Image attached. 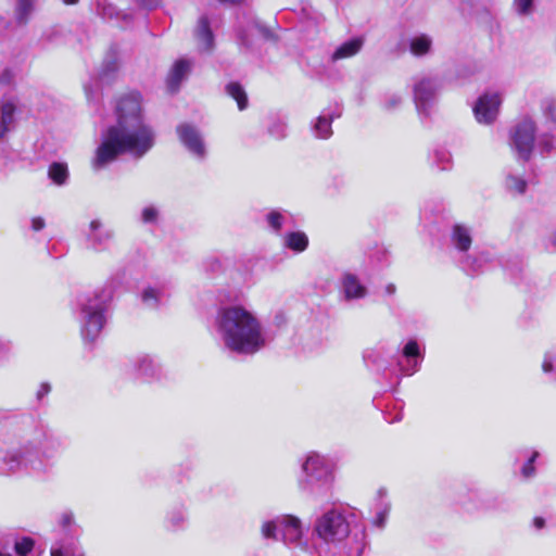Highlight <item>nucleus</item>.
<instances>
[{
	"instance_id": "8fccbe9b",
	"label": "nucleus",
	"mask_w": 556,
	"mask_h": 556,
	"mask_svg": "<svg viewBox=\"0 0 556 556\" xmlns=\"http://www.w3.org/2000/svg\"><path fill=\"white\" fill-rule=\"evenodd\" d=\"M466 266H467V267H469V268H471V269H472V270H475V271H476V270H478V267H476V266H475V262H473V261H471V258H470V257H467V258H466Z\"/></svg>"
},
{
	"instance_id": "2f4dec72",
	"label": "nucleus",
	"mask_w": 556,
	"mask_h": 556,
	"mask_svg": "<svg viewBox=\"0 0 556 556\" xmlns=\"http://www.w3.org/2000/svg\"><path fill=\"white\" fill-rule=\"evenodd\" d=\"M34 548V541L29 538H23L20 541H16L14 544V549L17 556H28ZM0 556H12L10 554L0 553Z\"/></svg>"
},
{
	"instance_id": "bb28decb",
	"label": "nucleus",
	"mask_w": 556,
	"mask_h": 556,
	"mask_svg": "<svg viewBox=\"0 0 556 556\" xmlns=\"http://www.w3.org/2000/svg\"><path fill=\"white\" fill-rule=\"evenodd\" d=\"M137 368L144 377H154L159 371V366L149 355H142L137 359Z\"/></svg>"
},
{
	"instance_id": "6ab92c4d",
	"label": "nucleus",
	"mask_w": 556,
	"mask_h": 556,
	"mask_svg": "<svg viewBox=\"0 0 556 556\" xmlns=\"http://www.w3.org/2000/svg\"><path fill=\"white\" fill-rule=\"evenodd\" d=\"M308 242L307 235L301 230L290 231L282 236V245L294 253L304 252L308 247Z\"/></svg>"
},
{
	"instance_id": "de8ad7c7",
	"label": "nucleus",
	"mask_w": 556,
	"mask_h": 556,
	"mask_svg": "<svg viewBox=\"0 0 556 556\" xmlns=\"http://www.w3.org/2000/svg\"><path fill=\"white\" fill-rule=\"evenodd\" d=\"M185 520V516L182 514H178L177 517L175 518H172V522L173 525L177 526L179 525L180 522H182Z\"/></svg>"
},
{
	"instance_id": "39448f33",
	"label": "nucleus",
	"mask_w": 556,
	"mask_h": 556,
	"mask_svg": "<svg viewBox=\"0 0 556 556\" xmlns=\"http://www.w3.org/2000/svg\"><path fill=\"white\" fill-rule=\"evenodd\" d=\"M43 470L37 459L30 458L26 444L0 452V473L13 475L24 472L35 476V471Z\"/></svg>"
},
{
	"instance_id": "864d4df0",
	"label": "nucleus",
	"mask_w": 556,
	"mask_h": 556,
	"mask_svg": "<svg viewBox=\"0 0 556 556\" xmlns=\"http://www.w3.org/2000/svg\"><path fill=\"white\" fill-rule=\"evenodd\" d=\"M79 0H63V2L67 5L76 4Z\"/></svg>"
},
{
	"instance_id": "72a5a7b5",
	"label": "nucleus",
	"mask_w": 556,
	"mask_h": 556,
	"mask_svg": "<svg viewBox=\"0 0 556 556\" xmlns=\"http://www.w3.org/2000/svg\"><path fill=\"white\" fill-rule=\"evenodd\" d=\"M534 0H514V11L519 15H529L533 11Z\"/></svg>"
},
{
	"instance_id": "ddd939ff",
	"label": "nucleus",
	"mask_w": 556,
	"mask_h": 556,
	"mask_svg": "<svg viewBox=\"0 0 556 556\" xmlns=\"http://www.w3.org/2000/svg\"><path fill=\"white\" fill-rule=\"evenodd\" d=\"M17 109V100L14 98H4L0 106V138L14 128L15 112Z\"/></svg>"
},
{
	"instance_id": "dca6fc26",
	"label": "nucleus",
	"mask_w": 556,
	"mask_h": 556,
	"mask_svg": "<svg viewBox=\"0 0 556 556\" xmlns=\"http://www.w3.org/2000/svg\"><path fill=\"white\" fill-rule=\"evenodd\" d=\"M194 37L200 51L208 52L212 50L214 46V37L205 16L199 18L194 29Z\"/></svg>"
},
{
	"instance_id": "20e7f679",
	"label": "nucleus",
	"mask_w": 556,
	"mask_h": 556,
	"mask_svg": "<svg viewBox=\"0 0 556 556\" xmlns=\"http://www.w3.org/2000/svg\"><path fill=\"white\" fill-rule=\"evenodd\" d=\"M304 479L300 482L303 490L315 496L326 495L333 482V465L323 455L309 453L302 464Z\"/></svg>"
},
{
	"instance_id": "c756f323",
	"label": "nucleus",
	"mask_w": 556,
	"mask_h": 556,
	"mask_svg": "<svg viewBox=\"0 0 556 556\" xmlns=\"http://www.w3.org/2000/svg\"><path fill=\"white\" fill-rule=\"evenodd\" d=\"M36 0H16L15 15L20 23H26L31 14Z\"/></svg>"
},
{
	"instance_id": "49530a36",
	"label": "nucleus",
	"mask_w": 556,
	"mask_h": 556,
	"mask_svg": "<svg viewBox=\"0 0 556 556\" xmlns=\"http://www.w3.org/2000/svg\"><path fill=\"white\" fill-rule=\"evenodd\" d=\"M50 392V386L48 383H42L37 392L38 399H42Z\"/></svg>"
},
{
	"instance_id": "3c124183",
	"label": "nucleus",
	"mask_w": 556,
	"mask_h": 556,
	"mask_svg": "<svg viewBox=\"0 0 556 556\" xmlns=\"http://www.w3.org/2000/svg\"><path fill=\"white\" fill-rule=\"evenodd\" d=\"M140 1L142 4L150 7V5L155 4L157 0H140Z\"/></svg>"
},
{
	"instance_id": "5701e85b",
	"label": "nucleus",
	"mask_w": 556,
	"mask_h": 556,
	"mask_svg": "<svg viewBox=\"0 0 556 556\" xmlns=\"http://www.w3.org/2000/svg\"><path fill=\"white\" fill-rule=\"evenodd\" d=\"M403 355L408 358L407 368H403V372L407 376L413 375L418 369V362L410 361V358H416L420 356L419 345L415 340H410L406 343L403 349Z\"/></svg>"
},
{
	"instance_id": "473e14b6",
	"label": "nucleus",
	"mask_w": 556,
	"mask_h": 556,
	"mask_svg": "<svg viewBox=\"0 0 556 556\" xmlns=\"http://www.w3.org/2000/svg\"><path fill=\"white\" fill-rule=\"evenodd\" d=\"M163 293L161 290L155 288H147L142 292V301L150 307H154L157 305L161 300Z\"/></svg>"
},
{
	"instance_id": "79ce46f5",
	"label": "nucleus",
	"mask_w": 556,
	"mask_h": 556,
	"mask_svg": "<svg viewBox=\"0 0 556 556\" xmlns=\"http://www.w3.org/2000/svg\"><path fill=\"white\" fill-rule=\"evenodd\" d=\"M542 149L545 151V152H551L552 150L555 149L554 144L552 143V140H549L548 138L546 137H543L541 139V142H540Z\"/></svg>"
},
{
	"instance_id": "c85d7f7f",
	"label": "nucleus",
	"mask_w": 556,
	"mask_h": 556,
	"mask_svg": "<svg viewBox=\"0 0 556 556\" xmlns=\"http://www.w3.org/2000/svg\"><path fill=\"white\" fill-rule=\"evenodd\" d=\"M289 215L286 212H280L277 210L270 211L266 214V222L270 229L278 233L282 229L283 225L286 224Z\"/></svg>"
},
{
	"instance_id": "0eeeda50",
	"label": "nucleus",
	"mask_w": 556,
	"mask_h": 556,
	"mask_svg": "<svg viewBox=\"0 0 556 556\" xmlns=\"http://www.w3.org/2000/svg\"><path fill=\"white\" fill-rule=\"evenodd\" d=\"M535 124L531 118H523L511 134V147L522 160H528L534 146Z\"/></svg>"
},
{
	"instance_id": "e433bc0d",
	"label": "nucleus",
	"mask_w": 556,
	"mask_h": 556,
	"mask_svg": "<svg viewBox=\"0 0 556 556\" xmlns=\"http://www.w3.org/2000/svg\"><path fill=\"white\" fill-rule=\"evenodd\" d=\"M286 132L287 126L283 122L280 121L275 122L269 128V134L277 139L286 137Z\"/></svg>"
},
{
	"instance_id": "ea45409f",
	"label": "nucleus",
	"mask_w": 556,
	"mask_h": 556,
	"mask_svg": "<svg viewBox=\"0 0 556 556\" xmlns=\"http://www.w3.org/2000/svg\"><path fill=\"white\" fill-rule=\"evenodd\" d=\"M74 523V516L72 513H64L60 518V525L63 528H68Z\"/></svg>"
},
{
	"instance_id": "4c0bfd02",
	"label": "nucleus",
	"mask_w": 556,
	"mask_h": 556,
	"mask_svg": "<svg viewBox=\"0 0 556 556\" xmlns=\"http://www.w3.org/2000/svg\"><path fill=\"white\" fill-rule=\"evenodd\" d=\"M403 102V97L397 93L389 94L386 99V108L388 110L396 109Z\"/></svg>"
},
{
	"instance_id": "c03bdc74",
	"label": "nucleus",
	"mask_w": 556,
	"mask_h": 556,
	"mask_svg": "<svg viewBox=\"0 0 556 556\" xmlns=\"http://www.w3.org/2000/svg\"><path fill=\"white\" fill-rule=\"evenodd\" d=\"M532 526L536 530H541V529H543L545 527V519L543 517H535L532 520Z\"/></svg>"
},
{
	"instance_id": "5fc2aeb1",
	"label": "nucleus",
	"mask_w": 556,
	"mask_h": 556,
	"mask_svg": "<svg viewBox=\"0 0 556 556\" xmlns=\"http://www.w3.org/2000/svg\"><path fill=\"white\" fill-rule=\"evenodd\" d=\"M552 242L556 245V230L552 235Z\"/></svg>"
},
{
	"instance_id": "7c9ffc66",
	"label": "nucleus",
	"mask_w": 556,
	"mask_h": 556,
	"mask_svg": "<svg viewBox=\"0 0 556 556\" xmlns=\"http://www.w3.org/2000/svg\"><path fill=\"white\" fill-rule=\"evenodd\" d=\"M140 219L143 224L155 225L160 219V208L155 205H147L141 210Z\"/></svg>"
},
{
	"instance_id": "cd10ccee",
	"label": "nucleus",
	"mask_w": 556,
	"mask_h": 556,
	"mask_svg": "<svg viewBox=\"0 0 556 556\" xmlns=\"http://www.w3.org/2000/svg\"><path fill=\"white\" fill-rule=\"evenodd\" d=\"M48 175L54 184L62 186L68 178L67 166L63 163H53L49 167Z\"/></svg>"
},
{
	"instance_id": "37998d69",
	"label": "nucleus",
	"mask_w": 556,
	"mask_h": 556,
	"mask_svg": "<svg viewBox=\"0 0 556 556\" xmlns=\"http://www.w3.org/2000/svg\"><path fill=\"white\" fill-rule=\"evenodd\" d=\"M117 68V63L115 61H110L106 65L103 72L101 73L102 77H105L109 75L110 72H114Z\"/></svg>"
},
{
	"instance_id": "f704fd0d",
	"label": "nucleus",
	"mask_w": 556,
	"mask_h": 556,
	"mask_svg": "<svg viewBox=\"0 0 556 556\" xmlns=\"http://www.w3.org/2000/svg\"><path fill=\"white\" fill-rule=\"evenodd\" d=\"M75 552L74 543H70L68 545L55 544L51 547V556H73Z\"/></svg>"
},
{
	"instance_id": "9b49d317",
	"label": "nucleus",
	"mask_w": 556,
	"mask_h": 556,
	"mask_svg": "<svg viewBox=\"0 0 556 556\" xmlns=\"http://www.w3.org/2000/svg\"><path fill=\"white\" fill-rule=\"evenodd\" d=\"M113 237L114 231L110 227L105 226L101 220L93 219L90 222L87 238L93 249H105Z\"/></svg>"
},
{
	"instance_id": "09e8293b",
	"label": "nucleus",
	"mask_w": 556,
	"mask_h": 556,
	"mask_svg": "<svg viewBox=\"0 0 556 556\" xmlns=\"http://www.w3.org/2000/svg\"><path fill=\"white\" fill-rule=\"evenodd\" d=\"M395 286L393 283H389L387 287H386V293L389 294V295H392L395 293Z\"/></svg>"
},
{
	"instance_id": "aec40b11",
	"label": "nucleus",
	"mask_w": 556,
	"mask_h": 556,
	"mask_svg": "<svg viewBox=\"0 0 556 556\" xmlns=\"http://www.w3.org/2000/svg\"><path fill=\"white\" fill-rule=\"evenodd\" d=\"M339 117V114L323 112L313 124V132L316 138L328 139L332 135V121Z\"/></svg>"
},
{
	"instance_id": "6e6d98bb",
	"label": "nucleus",
	"mask_w": 556,
	"mask_h": 556,
	"mask_svg": "<svg viewBox=\"0 0 556 556\" xmlns=\"http://www.w3.org/2000/svg\"><path fill=\"white\" fill-rule=\"evenodd\" d=\"M79 556H84L83 554H80Z\"/></svg>"
},
{
	"instance_id": "f257e3e1",
	"label": "nucleus",
	"mask_w": 556,
	"mask_h": 556,
	"mask_svg": "<svg viewBox=\"0 0 556 556\" xmlns=\"http://www.w3.org/2000/svg\"><path fill=\"white\" fill-rule=\"evenodd\" d=\"M154 143V135L141 116V98L137 92L122 97L117 103V124L102 134L101 143L91 162L98 170L122 153L142 156Z\"/></svg>"
},
{
	"instance_id": "1a4fd4ad",
	"label": "nucleus",
	"mask_w": 556,
	"mask_h": 556,
	"mask_svg": "<svg viewBox=\"0 0 556 556\" xmlns=\"http://www.w3.org/2000/svg\"><path fill=\"white\" fill-rule=\"evenodd\" d=\"M439 84L434 78L422 77L414 86V100L420 115L428 116L435 101Z\"/></svg>"
},
{
	"instance_id": "412c9836",
	"label": "nucleus",
	"mask_w": 556,
	"mask_h": 556,
	"mask_svg": "<svg viewBox=\"0 0 556 556\" xmlns=\"http://www.w3.org/2000/svg\"><path fill=\"white\" fill-rule=\"evenodd\" d=\"M363 43H364V41L362 38H353V39H350V40L343 42L333 52V54L331 56L332 61H338V60L354 56L355 54H357L361 51Z\"/></svg>"
},
{
	"instance_id": "423d86ee",
	"label": "nucleus",
	"mask_w": 556,
	"mask_h": 556,
	"mask_svg": "<svg viewBox=\"0 0 556 556\" xmlns=\"http://www.w3.org/2000/svg\"><path fill=\"white\" fill-rule=\"evenodd\" d=\"M26 446L30 458L37 459L43 466V470L35 471V476H42L51 470L53 460L59 454L61 442L52 435L42 433L40 438L27 442Z\"/></svg>"
},
{
	"instance_id": "7ed1b4c3",
	"label": "nucleus",
	"mask_w": 556,
	"mask_h": 556,
	"mask_svg": "<svg viewBox=\"0 0 556 556\" xmlns=\"http://www.w3.org/2000/svg\"><path fill=\"white\" fill-rule=\"evenodd\" d=\"M110 294L102 289L85 294L79 300L80 331L85 341H94L105 324Z\"/></svg>"
},
{
	"instance_id": "4468645a",
	"label": "nucleus",
	"mask_w": 556,
	"mask_h": 556,
	"mask_svg": "<svg viewBox=\"0 0 556 556\" xmlns=\"http://www.w3.org/2000/svg\"><path fill=\"white\" fill-rule=\"evenodd\" d=\"M191 68L192 62L187 59H179L173 64L166 78V85L170 92H175L179 88L181 81L188 76Z\"/></svg>"
},
{
	"instance_id": "b1692460",
	"label": "nucleus",
	"mask_w": 556,
	"mask_h": 556,
	"mask_svg": "<svg viewBox=\"0 0 556 556\" xmlns=\"http://www.w3.org/2000/svg\"><path fill=\"white\" fill-rule=\"evenodd\" d=\"M261 534L266 540H275L278 541L281 539V523L280 516L271 519L265 520L261 525Z\"/></svg>"
},
{
	"instance_id": "f3484780",
	"label": "nucleus",
	"mask_w": 556,
	"mask_h": 556,
	"mask_svg": "<svg viewBox=\"0 0 556 556\" xmlns=\"http://www.w3.org/2000/svg\"><path fill=\"white\" fill-rule=\"evenodd\" d=\"M451 240L460 252H467L472 243V230L464 224H456L452 228Z\"/></svg>"
},
{
	"instance_id": "603ef678",
	"label": "nucleus",
	"mask_w": 556,
	"mask_h": 556,
	"mask_svg": "<svg viewBox=\"0 0 556 556\" xmlns=\"http://www.w3.org/2000/svg\"><path fill=\"white\" fill-rule=\"evenodd\" d=\"M547 110L549 111V113H551L552 115H554V113H555V111H556V106H555V104H554L553 102H552V103H549V104H548V106H547Z\"/></svg>"
},
{
	"instance_id": "9d476101",
	"label": "nucleus",
	"mask_w": 556,
	"mask_h": 556,
	"mask_svg": "<svg viewBox=\"0 0 556 556\" xmlns=\"http://www.w3.org/2000/svg\"><path fill=\"white\" fill-rule=\"evenodd\" d=\"M177 132L181 143L197 157H204L205 146L199 130L191 125H180Z\"/></svg>"
},
{
	"instance_id": "a211bd4d",
	"label": "nucleus",
	"mask_w": 556,
	"mask_h": 556,
	"mask_svg": "<svg viewBox=\"0 0 556 556\" xmlns=\"http://www.w3.org/2000/svg\"><path fill=\"white\" fill-rule=\"evenodd\" d=\"M503 187L509 195L521 197L527 192L528 181L522 175L508 172L504 176Z\"/></svg>"
},
{
	"instance_id": "a18cd8bd",
	"label": "nucleus",
	"mask_w": 556,
	"mask_h": 556,
	"mask_svg": "<svg viewBox=\"0 0 556 556\" xmlns=\"http://www.w3.org/2000/svg\"><path fill=\"white\" fill-rule=\"evenodd\" d=\"M13 79V74L11 71H4L0 76V81L2 84H10Z\"/></svg>"
},
{
	"instance_id": "a878e982",
	"label": "nucleus",
	"mask_w": 556,
	"mask_h": 556,
	"mask_svg": "<svg viewBox=\"0 0 556 556\" xmlns=\"http://www.w3.org/2000/svg\"><path fill=\"white\" fill-rule=\"evenodd\" d=\"M226 92L229 97H231L233 100H236V102L238 104V109L240 111L247 109L248 97H247V93L241 85H239L238 83H229L226 86Z\"/></svg>"
},
{
	"instance_id": "6e6552de",
	"label": "nucleus",
	"mask_w": 556,
	"mask_h": 556,
	"mask_svg": "<svg viewBox=\"0 0 556 556\" xmlns=\"http://www.w3.org/2000/svg\"><path fill=\"white\" fill-rule=\"evenodd\" d=\"M502 101L503 94L500 91L490 90L481 94L472 109L477 122L484 125L492 124L500 113Z\"/></svg>"
},
{
	"instance_id": "f8f14e48",
	"label": "nucleus",
	"mask_w": 556,
	"mask_h": 556,
	"mask_svg": "<svg viewBox=\"0 0 556 556\" xmlns=\"http://www.w3.org/2000/svg\"><path fill=\"white\" fill-rule=\"evenodd\" d=\"M281 540L287 544H299L303 536L301 520L292 515L280 516Z\"/></svg>"
},
{
	"instance_id": "58836bf2",
	"label": "nucleus",
	"mask_w": 556,
	"mask_h": 556,
	"mask_svg": "<svg viewBox=\"0 0 556 556\" xmlns=\"http://www.w3.org/2000/svg\"><path fill=\"white\" fill-rule=\"evenodd\" d=\"M554 356L551 353H546L542 363V370L545 374H549L554 371Z\"/></svg>"
},
{
	"instance_id": "2eb2a0df",
	"label": "nucleus",
	"mask_w": 556,
	"mask_h": 556,
	"mask_svg": "<svg viewBox=\"0 0 556 556\" xmlns=\"http://www.w3.org/2000/svg\"><path fill=\"white\" fill-rule=\"evenodd\" d=\"M341 285L346 300L363 299L367 294L366 287L351 273L343 274Z\"/></svg>"
},
{
	"instance_id": "393cba45",
	"label": "nucleus",
	"mask_w": 556,
	"mask_h": 556,
	"mask_svg": "<svg viewBox=\"0 0 556 556\" xmlns=\"http://www.w3.org/2000/svg\"><path fill=\"white\" fill-rule=\"evenodd\" d=\"M380 502L376 507V516L374 518V525L382 528L387 521L389 511H390V503L386 498V492L379 491Z\"/></svg>"
},
{
	"instance_id": "4be33fe9",
	"label": "nucleus",
	"mask_w": 556,
	"mask_h": 556,
	"mask_svg": "<svg viewBox=\"0 0 556 556\" xmlns=\"http://www.w3.org/2000/svg\"><path fill=\"white\" fill-rule=\"evenodd\" d=\"M432 38L426 34H419L414 36L409 40V51L415 56H424L431 51Z\"/></svg>"
},
{
	"instance_id": "a19ab883",
	"label": "nucleus",
	"mask_w": 556,
	"mask_h": 556,
	"mask_svg": "<svg viewBox=\"0 0 556 556\" xmlns=\"http://www.w3.org/2000/svg\"><path fill=\"white\" fill-rule=\"evenodd\" d=\"M45 225H46L45 220L41 217H34L31 219V228L35 231H39V230L43 229Z\"/></svg>"
},
{
	"instance_id": "f03ea898",
	"label": "nucleus",
	"mask_w": 556,
	"mask_h": 556,
	"mask_svg": "<svg viewBox=\"0 0 556 556\" xmlns=\"http://www.w3.org/2000/svg\"><path fill=\"white\" fill-rule=\"evenodd\" d=\"M215 328L225 349L240 355H253L267 344L257 314L241 304L222 307L216 315Z\"/></svg>"
},
{
	"instance_id": "c9c22d12",
	"label": "nucleus",
	"mask_w": 556,
	"mask_h": 556,
	"mask_svg": "<svg viewBox=\"0 0 556 556\" xmlns=\"http://www.w3.org/2000/svg\"><path fill=\"white\" fill-rule=\"evenodd\" d=\"M539 457V452L534 451L531 453L528 462L522 466L521 473L525 478H531L535 473L534 462Z\"/></svg>"
}]
</instances>
